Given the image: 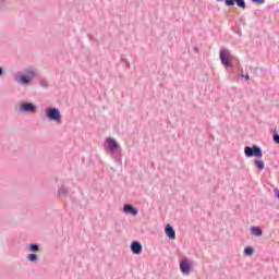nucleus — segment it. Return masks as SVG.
<instances>
[{
	"instance_id": "1",
	"label": "nucleus",
	"mask_w": 279,
	"mask_h": 279,
	"mask_svg": "<svg viewBox=\"0 0 279 279\" xmlns=\"http://www.w3.org/2000/svg\"><path fill=\"white\" fill-rule=\"evenodd\" d=\"M37 77L38 70L34 66H26L22 72L13 74V82L19 84V86H32Z\"/></svg>"
},
{
	"instance_id": "2",
	"label": "nucleus",
	"mask_w": 279,
	"mask_h": 279,
	"mask_svg": "<svg viewBox=\"0 0 279 279\" xmlns=\"http://www.w3.org/2000/svg\"><path fill=\"white\" fill-rule=\"evenodd\" d=\"M38 107L34 102L22 101L19 105L17 112L20 114H36Z\"/></svg>"
},
{
	"instance_id": "3",
	"label": "nucleus",
	"mask_w": 279,
	"mask_h": 279,
	"mask_svg": "<svg viewBox=\"0 0 279 279\" xmlns=\"http://www.w3.org/2000/svg\"><path fill=\"white\" fill-rule=\"evenodd\" d=\"M244 154L246 158H254V156L255 158H263V148L257 145L246 146L244 148Z\"/></svg>"
},
{
	"instance_id": "4",
	"label": "nucleus",
	"mask_w": 279,
	"mask_h": 279,
	"mask_svg": "<svg viewBox=\"0 0 279 279\" xmlns=\"http://www.w3.org/2000/svg\"><path fill=\"white\" fill-rule=\"evenodd\" d=\"M106 143L108 145V148L111 153L112 158H114V161L121 165V157L117 156V149H119V143H117V140L112 137H108L106 140Z\"/></svg>"
},
{
	"instance_id": "5",
	"label": "nucleus",
	"mask_w": 279,
	"mask_h": 279,
	"mask_svg": "<svg viewBox=\"0 0 279 279\" xmlns=\"http://www.w3.org/2000/svg\"><path fill=\"white\" fill-rule=\"evenodd\" d=\"M46 117L49 121H54L56 123H62V114L58 108L46 109Z\"/></svg>"
},
{
	"instance_id": "6",
	"label": "nucleus",
	"mask_w": 279,
	"mask_h": 279,
	"mask_svg": "<svg viewBox=\"0 0 279 279\" xmlns=\"http://www.w3.org/2000/svg\"><path fill=\"white\" fill-rule=\"evenodd\" d=\"M220 62L223 66H232L230 63V57L228 56V50H226V48L220 49Z\"/></svg>"
},
{
	"instance_id": "7",
	"label": "nucleus",
	"mask_w": 279,
	"mask_h": 279,
	"mask_svg": "<svg viewBox=\"0 0 279 279\" xmlns=\"http://www.w3.org/2000/svg\"><path fill=\"white\" fill-rule=\"evenodd\" d=\"M180 271L184 276H189V274H191V262H189L187 258L181 260V263H180Z\"/></svg>"
},
{
	"instance_id": "8",
	"label": "nucleus",
	"mask_w": 279,
	"mask_h": 279,
	"mask_svg": "<svg viewBox=\"0 0 279 279\" xmlns=\"http://www.w3.org/2000/svg\"><path fill=\"white\" fill-rule=\"evenodd\" d=\"M234 3L241 10H245V8H246L245 0H225V5H227V8H232V5H234Z\"/></svg>"
},
{
	"instance_id": "9",
	"label": "nucleus",
	"mask_w": 279,
	"mask_h": 279,
	"mask_svg": "<svg viewBox=\"0 0 279 279\" xmlns=\"http://www.w3.org/2000/svg\"><path fill=\"white\" fill-rule=\"evenodd\" d=\"M123 213H125L126 215H133L134 217H136V215H138V209L134 208L132 205L126 204L123 207Z\"/></svg>"
},
{
	"instance_id": "10",
	"label": "nucleus",
	"mask_w": 279,
	"mask_h": 279,
	"mask_svg": "<svg viewBox=\"0 0 279 279\" xmlns=\"http://www.w3.org/2000/svg\"><path fill=\"white\" fill-rule=\"evenodd\" d=\"M165 232H166V235L168 236V239H170L171 241H174L175 230L173 229V227L171 225L166 226Z\"/></svg>"
},
{
	"instance_id": "11",
	"label": "nucleus",
	"mask_w": 279,
	"mask_h": 279,
	"mask_svg": "<svg viewBox=\"0 0 279 279\" xmlns=\"http://www.w3.org/2000/svg\"><path fill=\"white\" fill-rule=\"evenodd\" d=\"M131 252L133 254H141V252H143V245L137 241L132 242L131 243Z\"/></svg>"
},
{
	"instance_id": "12",
	"label": "nucleus",
	"mask_w": 279,
	"mask_h": 279,
	"mask_svg": "<svg viewBox=\"0 0 279 279\" xmlns=\"http://www.w3.org/2000/svg\"><path fill=\"white\" fill-rule=\"evenodd\" d=\"M58 197H68L69 195V187L66 185H61L57 191Z\"/></svg>"
},
{
	"instance_id": "13",
	"label": "nucleus",
	"mask_w": 279,
	"mask_h": 279,
	"mask_svg": "<svg viewBox=\"0 0 279 279\" xmlns=\"http://www.w3.org/2000/svg\"><path fill=\"white\" fill-rule=\"evenodd\" d=\"M254 165L256 169H258V171L265 170V161H263L262 159H255Z\"/></svg>"
},
{
	"instance_id": "14",
	"label": "nucleus",
	"mask_w": 279,
	"mask_h": 279,
	"mask_svg": "<svg viewBox=\"0 0 279 279\" xmlns=\"http://www.w3.org/2000/svg\"><path fill=\"white\" fill-rule=\"evenodd\" d=\"M251 232L255 234V236H263V229H260V227H252Z\"/></svg>"
},
{
	"instance_id": "15",
	"label": "nucleus",
	"mask_w": 279,
	"mask_h": 279,
	"mask_svg": "<svg viewBox=\"0 0 279 279\" xmlns=\"http://www.w3.org/2000/svg\"><path fill=\"white\" fill-rule=\"evenodd\" d=\"M27 260H29L31 263H36V262H38V255H36V254H29V255L27 256Z\"/></svg>"
},
{
	"instance_id": "16",
	"label": "nucleus",
	"mask_w": 279,
	"mask_h": 279,
	"mask_svg": "<svg viewBox=\"0 0 279 279\" xmlns=\"http://www.w3.org/2000/svg\"><path fill=\"white\" fill-rule=\"evenodd\" d=\"M39 250H40V246H38V244H34V243L29 244V252L36 253Z\"/></svg>"
},
{
	"instance_id": "17",
	"label": "nucleus",
	"mask_w": 279,
	"mask_h": 279,
	"mask_svg": "<svg viewBox=\"0 0 279 279\" xmlns=\"http://www.w3.org/2000/svg\"><path fill=\"white\" fill-rule=\"evenodd\" d=\"M244 254L246 256H252V254H254V248H252V246H247L244 248Z\"/></svg>"
},
{
	"instance_id": "18",
	"label": "nucleus",
	"mask_w": 279,
	"mask_h": 279,
	"mask_svg": "<svg viewBox=\"0 0 279 279\" xmlns=\"http://www.w3.org/2000/svg\"><path fill=\"white\" fill-rule=\"evenodd\" d=\"M39 84H40L41 88H49V83L45 78H41L39 81Z\"/></svg>"
},
{
	"instance_id": "19",
	"label": "nucleus",
	"mask_w": 279,
	"mask_h": 279,
	"mask_svg": "<svg viewBox=\"0 0 279 279\" xmlns=\"http://www.w3.org/2000/svg\"><path fill=\"white\" fill-rule=\"evenodd\" d=\"M252 3H258L259 5H263L265 3V0H251Z\"/></svg>"
},
{
	"instance_id": "20",
	"label": "nucleus",
	"mask_w": 279,
	"mask_h": 279,
	"mask_svg": "<svg viewBox=\"0 0 279 279\" xmlns=\"http://www.w3.org/2000/svg\"><path fill=\"white\" fill-rule=\"evenodd\" d=\"M272 138L277 143V145H279V134L276 133Z\"/></svg>"
},
{
	"instance_id": "21",
	"label": "nucleus",
	"mask_w": 279,
	"mask_h": 279,
	"mask_svg": "<svg viewBox=\"0 0 279 279\" xmlns=\"http://www.w3.org/2000/svg\"><path fill=\"white\" fill-rule=\"evenodd\" d=\"M242 77H244V80H246V81H250V75H247V74H242Z\"/></svg>"
},
{
	"instance_id": "22",
	"label": "nucleus",
	"mask_w": 279,
	"mask_h": 279,
	"mask_svg": "<svg viewBox=\"0 0 279 279\" xmlns=\"http://www.w3.org/2000/svg\"><path fill=\"white\" fill-rule=\"evenodd\" d=\"M7 0H0V5H5Z\"/></svg>"
},
{
	"instance_id": "23",
	"label": "nucleus",
	"mask_w": 279,
	"mask_h": 279,
	"mask_svg": "<svg viewBox=\"0 0 279 279\" xmlns=\"http://www.w3.org/2000/svg\"><path fill=\"white\" fill-rule=\"evenodd\" d=\"M3 75V68L0 66V77Z\"/></svg>"
},
{
	"instance_id": "24",
	"label": "nucleus",
	"mask_w": 279,
	"mask_h": 279,
	"mask_svg": "<svg viewBox=\"0 0 279 279\" xmlns=\"http://www.w3.org/2000/svg\"><path fill=\"white\" fill-rule=\"evenodd\" d=\"M217 1L221 2V1H223V0H217Z\"/></svg>"
}]
</instances>
